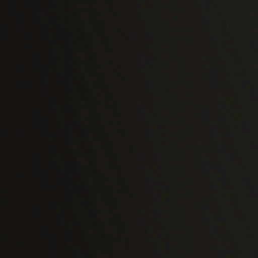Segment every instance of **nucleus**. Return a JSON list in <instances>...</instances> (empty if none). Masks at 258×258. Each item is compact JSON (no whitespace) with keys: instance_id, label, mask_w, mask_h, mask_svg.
<instances>
[{"instance_id":"obj_1","label":"nucleus","mask_w":258,"mask_h":258,"mask_svg":"<svg viewBox=\"0 0 258 258\" xmlns=\"http://www.w3.org/2000/svg\"><path fill=\"white\" fill-rule=\"evenodd\" d=\"M12 4L13 5V8H12L13 12L14 13V14L15 15H16L17 16L19 17V13L18 11V7H17V5L16 3L15 2H14V1H12Z\"/></svg>"},{"instance_id":"obj_2","label":"nucleus","mask_w":258,"mask_h":258,"mask_svg":"<svg viewBox=\"0 0 258 258\" xmlns=\"http://www.w3.org/2000/svg\"><path fill=\"white\" fill-rule=\"evenodd\" d=\"M11 55H12V56L13 57V58L15 60H19L20 59V58L18 56L16 55L14 52H12L11 53Z\"/></svg>"},{"instance_id":"obj_3","label":"nucleus","mask_w":258,"mask_h":258,"mask_svg":"<svg viewBox=\"0 0 258 258\" xmlns=\"http://www.w3.org/2000/svg\"><path fill=\"white\" fill-rule=\"evenodd\" d=\"M12 163L14 167H17L18 166V162L15 158L13 159Z\"/></svg>"},{"instance_id":"obj_4","label":"nucleus","mask_w":258,"mask_h":258,"mask_svg":"<svg viewBox=\"0 0 258 258\" xmlns=\"http://www.w3.org/2000/svg\"><path fill=\"white\" fill-rule=\"evenodd\" d=\"M13 116L15 119L17 118L18 117V114L17 112L16 111H13Z\"/></svg>"},{"instance_id":"obj_5","label":"nucleus","mask_w":258,"mask_h":258,"mask_svg":"<svg viewBox=\"0 0 258 258\" xmlns=\"http://www.w3.org/2000/svg\"><path fill=\"white\" fill-rule=\"evenodd\" d=\"M11 149H12V150L13 151V153L15 154V151H16L15 146L14 144H12L11 145Z\"/></svg>"},{"instance_id":"obj_6","label":"nucleus","mask_w":258,"mask_h":258,"mask_svg":"<svg viewBox=\"0 0 258 258\" xmlns=\"http://www.w3.org/2000/svg\"><path fill=\"white\" fill-rule=\"evenodd\" d=\"M11 105H12L13 107H14L16 106L15 101H14L13 99L11 101Z\"/></svg>"},{"instance_id":"obj_7","label":"nucleus","mask_w":258,"mask_h":258,"mask_svg":"<svg viewBox=\"0 0 258 258\" xmlns=\"http://www.w3.org/2000/svg\"><path fill=\"white\" fill-rule=\"evenodd\" d=\"M14 67L15 68H17V67H16V66L15 64H14Z\"/></svg>"},{"instance_id":"obj_8","label":"nucleus","mask_w":258,"mask_h":258,"mask_svg":"<svg viewBox=\"0 0 258 258\" xmlns=\"http://www.w3.org/2000/svg\"><path fill=\"white\" fill-rule=\"evenodd\" d=\"M17 216L19 217L20 215L18 214H17Z\"/></svg>"}]
</instances>
